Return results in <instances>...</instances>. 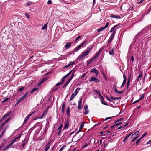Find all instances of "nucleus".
Returning a JSON list of instances; mask_svg holds the SVG:
<instances>
[{
  "instance_id": "obj_1",
  "label": "nucleus",
  "mask_w": 151,
  "mask_h": 151,
  "mask_svg": "<svg viewBox=\"0 0 151 151\" xmlns=\"http://www.w3.org/2000/svg\"><path fill=\"white\" fill-rule=\"evenodd\" d=\"M89 54V53L85 50L83 53L81 54L78 58V59H81L88 55Z\"/></svg>"
},
{
  "instance_id": "obj_2",
  "label": "nucleus",
  "mask_w": 151,
  "mask_h": 151,
  "mask_svg": "<svg viewBox=\"0 0 151 151\" xmlns=\"http://www.w3.org/2000/svg\"><path fill=\"white\" fill-rule=\"evenodd\" d=\"M116 31H115V30L113 32L112 34L111 35L110 38H109V39L108 40V45H110L111 41L113 39L114 37V35L116 33Z\"/></svg>"
},
{
  "instance_id": "obj_3",
  "label": "nucleus",
  "mask_w": 151,
  "mask_h": 151,
  "mask_svg": "<svg viewBox=\"0 0 151 151\" xmlns=\"http://www.w3.org/2000/svg\"><path fill=\"white\" fill-rule=\"evenodd\" d=\"M87 42V41H86L83 42L80 45H79L78 46H77L75 49V51H77L79 50L81 47H82Z\"/></svg>"
},
{
  "instance_id": "obj_4",
  "label": "nucleus",
  "mask_w": 151,
  "mask_h": 151,
  "mask_svg": "<svg viewBox=\"0 0 151 151\" xmlns=\"http://www.w3.org/2000/svg\"><path fill=\"white\" fill-rule=\"evenodd\" d=\"M109 24V22H106V25H105V26L104 27H102L99 28L97 30V31L98 32H99L102 31L104 29L108 27Z\"/></svg>"
},
{
  "instance_id": "obj_5",
  "label": "nucleus",
  "mask_w": 151,
  "mask_h": 151,
  "mask_svg": "<svg viewBox=\"0 0 151 151\" xmlns=\"http://www.w3.org/2000/svg\"><path fill=\"white\" fill-rule=\"evenodd\" d=\"M123 78H124V80H123V82L122 83V84L121 86V88H122L126 82V80H127V77L126 76L125 73H123Z\"/></svg>"
},
{
  "instance_id": "obj_6",
  "label": "nucleus",
  "mask_w": 151,
  "mask_h": 151,
  "mask_svg": "<svg viewBox=\"0 0 151 151\" xmlns=\"http://www.w3.org/2000/svg\"><path fill=\"white\" fill-rule=\"evenodd\" d=\"M91 81H94L96 83H99L100 82L99 80L97 78L94 77H92L90 79Z\"/></svg>"
},
{
  "instance_id": "obj_7",
  "label": "nucleus",
  "mask_w": 151,
  "mask_h": 151,
  "mask_svg": "<svg viewBox=\"0 0 151 151\" xmlns=\"http://www.w3.org/2000/svg\"><path fill=\"white\" fill-rule=\"evenodd\" d=\"M78 109H80L82 107V99H80L78 101Z\"/></svg>"
},
{
  "instance_id": "obj_8",
  "label": "nucleus",
  "mask_w": 151,
  "mask_h": 151,
  "mask_svg": "<svg viewBox=\"0 0 151 151\" xmlns=\"http://www.w3.org/2000/svg\"><path fill=\"white\" fill-rule=\"evenodd\" d=\"M21 136V134H20L18 137H15L11 142L13 144L17 141V139L20 138Z\"/></svg>"
},
{
  "instance_id": "obj_9",
  "label": "nucleus",
  "mask_w": 151,
  "mask_h": 151,
  "mask_svg": "<svg viewBox=\"0 0 151 151\" xmlns=\"http://www.w3.org/2000/svg\"><path fill=\"white\" fill-rule=\"evenodd\" d=\"M27 142V141L26 139H25L22 142V146L23 147H24Z\"/></svg>"
},
{
  "instance_id": "obj_10",
  "label": "nucleus",
  "mask_w": 151,
  "mask_h": 151,
  "mask_svg": "<svg viewBox=\"0 0 151 151\" xmlns=\"http://www.w3.org/2000/svg\"><path fill=\"white\" fill-rule=\"evenodd\" d=\"M34 114V112H33L31 114H30L29 115H28V116H27L25 118L23 123V124H25L26 122H27L28 119L29 118V117L32 115L33 114Z\"/></svg>"
},
{
  "instance_id": "obj_11",
  "label": "nucleus",
  "mask_w": 151,
  "mask_h": 151,
  "mask_svg": "<svg viewBox=\"0 0 151 151\" xmlns=\"http://www.w3.org/2000/svg\"><path fill=\"white\" fill-rule=\"evenodd\" d=\"M63 126V124H60V126L59 127L58 129L59 130V131L58 133V135H59L61 133V129L62 128Z\"/></svg>"
},
{
  "instance_id": "obj_12",
  "label": "nucleus",
  "mask_w": 151,
  "mask_h": 151,
  "mask_svg": "<svg viewBox=\"0 0 151 151\" xmlns=\"http://www.w3.org/2000/svg\"><path fill=\"white\" fill-rule=\"evenodd\" d=\"M96 59V58L94 57L93 56L92 58H91L90 60L87 62L88 64H89L90 63L92 62H93Z\"/></svg>"
},
{
  "instance_id": "obj_13",
  "label": "nucleus",
  "mask_w": 151,
  "mask_h": 151,
  "mask_svg": "<svg viewBox=\"0 0 151 151\" xmlns=\"http://www.w3.org/2000/svg\"><path fill=\"white\" fill-rule=\"evenodd\" d=\"M96 59V58L94 57L93 56L92 58H91L90 60L87 62L88 64H89L90 63L92 62H93Z\"/></svg>"
},
{
  "instance_id": "obj_14",
  "label": "nucleus",
  "mask_w": 151,
  "mask_h": 151,
  "mask_svg": "<svg viewBox=\"0 0 151 151\" xmlns=\"http://www.w3.org/2000/svg\"><path fill=\"white\" fill-rule=\"evenodd\" d=\"M132 133L131 132L129 134H128L127 136H126L124 138L123 140V141L125 142L130 137V136L132 134Z\"/></svg>"
},
{
  "instance_id": "obj_15",
  "label": "nucleus",
  "mask_w": 151,
  "mask_h": 151,
  "mask_svg": "<svg viewBox=\"0 0 151 151\" xmlns=\"http://www.w3.org/2000/svg\"><path fill=\"white\" fill-rule=\"evenodd\" d=\"M65 102H63L62 107V111L63 114H64L65 111Z\"/></svg>"
},
{
  "instance_id": "obj_16",
  "label": "nucleus",
  "mask_w": 151,
  "mask_h": 151,
  "mask_svg": "<svg viewBox=\"0 0 151 151\" xmlns=\"http://www.w3.org/2000/svg\"><path fill=\"white\" fill-rule=\"evenodd\" d=\"M93 45L91 46H90L86 50V51H87L89 53L92 50V48H93Z\"/></svg>"
},
{
  "instance_id": "obj_17",
  "label": "nucleus",
  "mask_w": 151,
  "mask_h": 151,
  "mask_svg": "<svg viewBox=\"0 0 151 151\" xmlns=\"http://www.w3.org/2000/svg\"><path fill=\"white\" fill-rule=\"evenodd\" d=\"M104 47H102L99 49L98 51L96 53V54H97L98 55H99L101 54V51L104 49Z\"/></svg>"
},
{
  "instance_id": "obj_18",
  "label": "nucleus",
  "mask_w": 151,
  "mask_h": 151,
  "mask_svg": "<svg viewBox=\"0 0 151 151\" xmlns=\"http://www.w3.org/2000/svg\"><path fill=\"white\" fill-rule=\"evenodd\" d=\"M9 119H6L4 122L2 123H1V127H3L4 126V124H6V123H7L8 122Z\"/></svg>"
},
{
  "instance_id": "obj_19",
  "label": "nucleus",
  "mask_w": 151,
  "mask_h": 151,
  "mask_svg": "<svg viewBox=\"0 0 151 151\" xmlns=\"http://www.w3.org/2000/svg\"><path fill=\"white\" fill-rule=\"evenodd\" d=\"M91 72H94L95 73L96 75H97L98 74V72L97 70H96V69L95 68H93L92 69L91 71Z\"/></svg>"
},
{
  "instance_id": "obj_20",
  "label": "nucleus",
  "mask_w": 151,
  "mask_h": 151,
  "mask_svg": "<svg viewBox=\"0 0 151 151\" xmlns=\"http://www.w3.org/2000/svg\"><path fill=\"white\" fill-rule=\"evenodd\" d=\"M110 17L111 18H120L121 17L117 15H114L113 14H112L111 15Z\"/></svg>"
},
{
  "instance_id": "obj_21",
  "label": "nucleus",
  "mask_w": 151,
  "mask_h": 151,
  "mask_svg": "<svg viewBox=\"0 0 151 151\" xmlns=\"http://www.w3.org/2000/svg\"><path fill=\"white\" fill-rule=\"evenodd\" d=\"M71 44L70 42H67L66 44L65 45V48H66V49L69 48Z\"/></svg>"
},
{
  "instance_id": "obj_22",
  "label": "nucleus",
  "mask_w": 151,
  "mask_h": 151,
  "mask_svg": "<svg viewBox=\"0 0 151 151\" xmlns=\"http://www.w3.org/2000/svg\"><path fill=\"white\" fill-rule=\"evenodd\" d=\"M84 122H83L81 123V125L80 126L79 131H80L83 129V128L84 127Z\"/></svg>"
},
{
  "instance_id": "obj_23",
  "label": "nucleus",
  "mask_w": 151,
  "mask_h": 151,
  "mask_svg": "<svg viewBox=\"0 0 151 151\" xmlns=\"http://www.w3.org/2000/svg\"><path fill=\"white\" fill-rule=\"evenodd\" d=\"M27 93L25 94V95L22 96L20 98L19 100L21 101H22V100L24 99L26 97Z\"/></svg>"
},
{
  "instance_id": "obj_24",
  "label": "nucleus",
  "mask_w": 151,
  "mask_h": 151,
  "mask_svg": "<svg viewBox=\"0 0 151 151\" xmlns=\"http://www.w3.org/2000/svg\"><path fill=\"white\" fill-rule=\"evenodd\" d=\"M69 123L68 122H67L66 124H65V126L64 127V129H67L69 127Z\"/></svg>"
},
{
  "instance_id": "obj_25",
  "label": "nucleus",
  "mask_w": 151,
  "mask_h": 151,
  "mask_svg": "<svg viewBox=\"0 0 151 151\" xmlns=\"http://www.w3.org/2000/svg\"><path fill=\"white\" fill-rule=\"evenodd\" d=\"M76 95L74 93H73L71 95V97L70 99V101L73 100L74 98L76 96Z\"/></svg>"
},
{
  "instance_id": "obj_26",
  "label": "nucleus",
  "mask_w": 151,
  "mask_h": 151,
  "mask_svg": "<svg viewBox=\"0 0 151 151\" xmlns=\"http://www.w3.org/2000/svg\"><path fill=\"white\" fill-rule=\"evenodd\" d=\"M47 23L45 24L42 27V30L46 29H47Z\"/></svg>"
},
{
  "instance_id": "obj_27",
  "label": "nucleus",
  "mask_w": 151,
  "mask_h": 151,
  "mask_svg": "<svg viewBox=\"0 0 151 151\" xmlns=\"http://www.w3.org/2000/svg\"><path fill=\"white\" fill-rule=\"evenodd\" d=\"M81 89V88H78L74 91V92L75 93V94L76 95L78 93L79 91Z\"/></svg>"
},
{
  "instance_id": "obj_28",
  "label": "nucleus",
  "mask_w": 151,
  "mask_h": 151,
  "mask_svg": "<svg viewBox=\"0 0 151 151\" xmlns=\"http://www.w3.org/2000/svg\"><path fill=\"white\" fill-rule=\"evenodd\" d=\"M114 91L117 93L118 94H121L123 92V91H118L116 88H114Z\"/></svg>"
},
{
  "instance_id": "obj_29",
  "label": "nucleus",
  "mask_w": 151,
  "mask_h": 151,
  "mask_svg": "<svg viewBox=\"0 0 151 151\" xmlns=\"http://www.w3.org/2000/svg\"><path fill=\"white\" fill-rule=\"evenodd\" d=\"M139 131H136L134 134H133L132 136V138H134V135H137V136H138V134H139Z\"/></svg>"
},
{
  "instance_id": "obj_30",
  "label": "nucleus",
  "mask_w": 151,
  "mask_h": 151,
  "mask_svg": "<svg viewBox=\"0 0 151 151\" xmlns=\"http://www.w3.org/2000/svg\"><path fill=\"white\" fill-rule=\"evenodd\" d=\"M66 112H67V114L69 116L70 115V109H69V106L68 107V108H67V111H66Z\"/></svg>"
},
{
  "instance_id": "obj_31",
  "label": "nucleus",
  "mask_w": 151,
  "mask_h": 151,
  "mask_svg": "<svg viewBox=\"0 0 151 151\" xmlns=\"http://www.w3.org/2000/svg\"><path fill=\"white\" fill-rule=\"evenodd\" d=\"M45 80V79H42L39 83L37 84L38 86H39Z\"/></svg>"
},
{
  "instance_id": "obj_32",
  "label": "nucleus",
  "mask_w": 151,
  "mask_h": 151,
  "mask_svg": "<svg viewBox=\"0 0 151 151\" xmlns=\"http://www.w3.org/2000/svg\"><path fill=\"white\" fill-rule=\"evenodd\" d=\"M6 130V127L3 130V131H2L1 133V134L0 135V138H1L2 137V136L4 135Z\"/></svg>"
},
{
  "instance_id": "obj_33",
  "label": "nucleus",
  "mask_w": 151,
  "mask_h": 151,
  "mask_svg": "<svg viewBox=\"0 0 151 151\" xmlns=\"http://www.w3.org/2000/svg\"><path fill=\"white\" fill-rule=\"evenodd\" d=\"M121 98L120 97H116L115 98H114L112 96H111V99L112 100H118Z\"/></svg>"
},
{
  "instance_id": "obj_34",
  "label": "nucleus",
  "mask_w": 151,
  "mask_h": 151,
  "mask_svg": "<svg viewBox=\"0 0 151 151\" xmlns=\"http://www.w3.org/2000/svg\"><path fill=\"white\" fill-rule=\"evenodd\" d=\"M38 90L37 88H35L33 89L30 91V93H33L35 91H37Z\"/></svg>"
},
{
  "instance_id": "obj_35",
  "label": "nucleus",
  "mask_w": 151,
  "mask_h": 151,
  "mask_svg": "<svg viewBox=\"0 0 151 151\" xmlns=\"http://www.w3.org/2000/svg\"><path fill=\"white\" fill-rule=\"evenodd\" d=\"M103 143L104 144V147H106L107 145V141H104L103 142Z\"/></svg>"
},
{
  "instance_id": "obj_36",
  "label": "nucleus",
  "mask_w": 151,
  "mask_h": 151,
  "mask_svg": "<svg viewBox=\"0 0 151 151\" xmlns=\"http://www.w3.org/2000/svg\"><path fill=\"white\" fill-rule=\"evenodd\" d=\"M114 48H113L112 50L109 52V54L111 55H113L114 54V52L113 51Z\"/></svg>"
},
{
  "instance_id": "obj_37",
  "label": "nucleus",
  "mask_w": 151,
  "mask_h": 151,
  "mask_svg": "<svg viewBox=\"0 0 151 151\" xmlns=\"http://www.w3.org/2000/svg\"><path fill=\"white\" fill-rule=\"evenodd\" d=\"M117 26L116 25H115L111 29L110 31V32H113L114 31V30H115L116 31V30H114L115 28V27Z\"/></svg>"
},
{
  "instance_id": "obj_38",
  "label": "nucleus",
  "mask_w": 151,
  "mask_h": 151,
  "mask_svg": "<svg viewBox=\"0 0 151 151\" xmlns=\"http://www.w3.org/2000/svg\"><path fill=\"white\" fill-rule=\"evenodd\" d=\"M13 144L11 142L9 145H8L7 146V147L8 149L9 148H11V146Z\"/></svg>"
},
{
  "instance_id": "obj_39",
  "label": "nucleus",
  "mask_w": 151,
  "mask_h": 151,
  "mask_svg": "<svg viewBox=\"0 0 151 151\" xmlns=\"http://www.w3.org/2000/svg\"><path fill=\"white\" fill-rule=\"evenodd\" d=\"M9 98H6V99H4V100H3V101H2V103H4L6 101L9 100Z\"/></svg>"
},
{
  "instance_id": "obj_40",
  "label": "nucleus",
  "mask_w": 151,
  "mask_h": 151,
  "mask_svg": "<svg viewBox=\"0 0 151 151\" xmlns=\"http://www.w3.org/2000/svg\"><path fill=\"white\" fill-rule=\"evenodd\" d=\"M141 139V138H140L138 140H137V141H136V145L138 144H139L140 143Z\"/></svg>"
},
{
  "instance_id": "obj_41",
  "label": "nucleus",
  "mask_w": 151,
  "mask_h": 151,
  "mask_svg": "<svg viewBox=\"0 0 151 151\" xmlns=\"http://www.w3.org/2000/svg\"><path fill=\"white\" fill-rule=\"evenodd\" d=\"M71 66V65L69 63L67 65H66L65 66V67H64V68L66 69Z\"/></svg>"
},
{
  "instance_id": "obj_42",
  "label": "nucleus",
  "mask_w": 151,
  "mask_h": 151,
  "mask_svg": "<svg viewBox=\"0 0 151 151\" xmlns=\"http://www.w3.org/2000/svg\"><path fill=\"white\" fill-rule=\"evenodd\" d=\"M123 119L122 118H121L120 119H117V120H116L114 122L115 123L118 122H119L120 121L122 120Z\"/></svg>"
},
{
  "instance_id": "obj_43",
  "label": "nucleus",
  "mask_w": 151,
  "mask_h": 151,
  "mask_svg": "<svg viewBox=\"0 0 151 151\" xmlns=\"http://www.w3.org/2000/svg\"><path fill=\"white\" fill-rule=\"evenodd\" d=\"M142 76V75L141 74H139V75L137 76V81H138L139 79V78L140 77Z\"/></svg>"
},
{
  "instance_id": "obj_44",
  "label": "nucleus",
  "mask_w": 151,
  "mask_h": 151,
  "mask_svg": "<svg viewBox=\"0 0 151 151\" xmlns=\"http://www.w3.org/2000/svg\"><path fill=\"white\" fill-rule=\"evenodd\" d=\"M139 137V136H136V137H134L132 140V142H133L135 140H136L137 138H138Z\"/></svg>"
},
{
  "instance_id": "obj_45",
  "label": "nucleus",
  "mask_w": 151,
  "mask_h": 151,
  "mask_svg": "<svg viewBox=\"0 0 151 151\" xmlns=\"http://www.w3.org/2000/svg\"><path fill=\"white\" fill-rule=\"evenodd\" d=\"M89 143L88 142V143H86L83 146V147L84 148H85L86 147H87V146L88 145H89Z\"/></svg>"
},
{
  "instance_id": "obj_46",
  "label": "nucleus",
  "mask_w": 151,
  "mask_h": 151,
  "mask_svg": "<svg viewBox=\"0 0 151 151\" xmlns=\"http://www.w3.org/2000/svg\"><path fill=\"white\" fill-rule=\"evenodd\" d=\"M72 70L70 71L65 76H64L66 78L71 73Z\"/></svg>"
},
{
  "instance_id": "obj_47",
  "label": "nucleus",
  "mask_w": 151,
  "mask_h": 151,
  "mask_svg": "<svg viewBox=\"0 0 151 151\" xmlns=\"http://www.w3.org/2000/svg\"><path fill=\"white\" fill-rule=\"evenodd\" d=\"M72 70L70 71L65 76H64L66 78L71 73Z\"/></svg>"
},
{
  "instance_id": "obj_48",
  "label": "nucleus",
  "mask_w": 151,
  "mask_h": 151,
  "mask_svg": "<svg viewBox=\"0 0 151 151\" xmlns=\"http://www.w3.org/2000/svg\"><path fill=\"white\" fill-rule=\"evenodd\" d=\"M24 87H22V86L18 90V91H22V90H23L24 89Z\"/></svg>"
},
{
  "instance_id": "obj_49",
  "label": "nucleus",
  "mask_w": 151,
  "mask_h": 151,
  "mask_svg": "<svg viewBox=\"0 0 151 151\" xmlns=\"http://www.w3.org/2000/svg\"><path fill=\"white\" fill-rule=\"evenodd\" d=\"M65 147V146L63 145L62 147L59 150V151H62L63 149Z\"/></svg>"
},
{
  "instance_id": "obj_50",
  "label": "nucleus",
  "mask_w": 151,
  "mask_h": 151,
  "mask_svg": "<svg viewBox=\"0 0 151 151\" xmlns=\"http://www.w3.org/2000/svg\"><path fill=\"white\" fill-rule=\"evenodd\" d=\"M89 112L88 110H85V111L84 112V114L85 115H86L88 114Z\"/></svg>"
},
{
  "instance_id": "obj_51",
  "label": "nucleus",
  "mask_w": 151,
  "mask_h": 151,
  "mask_svg": "<svg viewBox=\"0 0 151 151\" xmlns=\"http://www.w3.org/2000/svg\"><path fill=\"white\" fill-rule=\"evenodd\" d=\"M6 117L5 116V115H4L2 117V118H1V121H3L5 119Z\"/></svg>"
},
{
  "instance_id": "obj_52",
  "label": "nucleus",
  "mask_w": 151,
  "mask_h": 151,
  "mask_svg": "<svg viewBox=\"0 0 151 151\" xmlns=\"http://www.w3.org/2000/svg\"><path fill=\"white\" fill-rule=\"evenodd\" d=\"M144 96L143 95L140 97L139 100L140 101V100H142V99H144Z\"/></svg>"
},
{
  "instance_id": "obj_53",
  "label": "nucleus",
  "mask_w": 151,
  "mask_h": 151,
  "mask_svg": "<svg viewBox=\"0 0 151 151\" xmlns=\"http://www.w3.org/2000/svg\"><path fill=\"white\" fill-rule=\"evenodd\" d=\"M32 4H33V3H32V2H28L27 3V6H30V5H31Z\"/></svg>"
},
{
  "instance_id": "obj_54",
  "label": "nucleus",
  "mask_w": 151,
  "mask_h": 151,
  "mask_svg": "<svg viewBox=\"0 0 151 151\" xmlns=\"http://www.w3.org/2000/svg\"><path fill=\"white\" fill-rule=\"evenodd\" d=\"M66 78L64 76L62 80V82L61 83H62L64 82L65 81V79Z\"/></svg>"
},
{
  "instance_id": "obj_55",
  "label": "nucleus",
  "mask_w": 151,
  "mask_h": 151,
  "mask_svg": "<svg viewBox=\"0 0 151 151\" xmlns=\"http://www.w3.org/2000/svg\"><path fill=\"white\" fill-rule=\"evenodd\" d=\"M130 82H129V81H127V89L129 87V84H130Z\"/></svg>"
},
{
  "instance_id": "obj_56",
  "label": "nucleus",
  "mask_w": 151,
  "mask_h": 151,
  "mask_svg": "<svg viewBox=\"0 0 151 151\" xmlns=\"http://www.w3.org/2000/svg\"><path fill=\"white\" fill-rule=\"evenodd\" d=\"M62 84V83H57L56 85H55V86H58L60 85H61V84Z\"/></svg>"
},
{
  "instance_id": "obj_57",
  "label": "nucleus",
  "mask_w": 151,
  "mask_h": 151,
  "mask_svg": "<svg viewBox=\"0 0 151 151\" xmlns=\"http://www.w3.org/2000/svg\"><path fill=\"white\" fill-rule=\"evenodd\" d=\"M84 109L85 110H88V106L87 105H85L84 106Z\"/></svg>"
},
{
  "instance_id": "obj_58",
  "label": "nucleus",
  "mask_w": 151,
  "mask_h": 151,
  "mask_svg": "<svg viewBox=\"0 0 151 151\" xmlns=\"http://www.w3.org/2000/svg\"><path fill=\"white\" fill-rule=\"evenodd\" d=\"M81 37V36H78L76 39V41L78 39H79Z\"/></svg>"
},
{
  "instance_id": "obj_59",
  "label": "nucleus",
  "mask_w": 151,
  "mask_h": 151,
  "mask_svg": "<svg viewBox=\"0 0 151 151\" xmlns=\"http://www.w3.org/2000/svg\"><path fill=\"white\" fill-rule=\"evenodd\" d=\"M147 133H145L144 134H143V135L142 136V137H140L141 138H142L143 137H144L147 134Z\"/></svg>"
},
{
  "instance_id": "obj_60",
  "label": "nucleus",
  "mask_w": 151,
  "mask_h": 151,
  "mask_svg": "<svg viewBox=\"0 0 151 151\" xmlns=\"http://www.w3.org/2000/svg\"><path fill=\"white\" fill-rule=\"evenodd\" d=\"M122 124V123L119 122L118 123H116L115 124V125L116 126H118Z\"/></svg>"
},
{
  "instance_id": "obj_61",
  "label": "nucleus",
  "mask_w": 151,
  "mask_h": 151,
  "mask_svg": "<svg viewBox=\"0 0 151 151\" xmlns=\"http://www.w3.org/2000/svg\"><path fill=\"white\" fill-rule=\"evenodd\" d=\"M11 113V112L10 111V112H8V113H7V114H6L4 115L6 117H7L10 114V113Z\"/></svg>"
},
{
  "instance_id": "obj_62",
  "label": "nucleus",
  "mask_w": 151,
  "mask_h": 151,
  "mask_svg": "<svg viewBox=\"0 0 151 151\" xmlns=\"http://www.w3.org/2000/svg\"><path fill=\"white\" fill-rule=\"evenodd\" d=\"M50 148V146H47L46 148L45 151H47Z\"/></svg>"
},
{
  "instance_id": "obj_63",
  "label": "nucleus",
  "mask_w": 151,
  "mask_h": 151,
  "mask_svg": "<svg viewBox=\"0 0 151 151\" xmlns=\"http://www.w3.org/2000/svg\"><path fill=\"white\" fill-rule=\"evenodd\" d=\"M25 15L28 18H29V17H30V16L27 13H25Z\"/></svg>"
},
{
  "instance_id": "obj_64",
  "label": "nucleus",
  "mask_w": 151,
  "mask_h": 151,
  "mask_svg": "<svg viewBox=\"0 0 151 151\" xmlns=\"http://www.w3.org/2000/svg\"><path fill=\"white\" fill-rule=\"evenodd\" d=\"M147 144H151V140L147 142Z\"/></svg>"
}]
</instances>
